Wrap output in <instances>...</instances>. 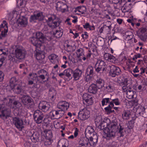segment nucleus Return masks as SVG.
Listing matches in <instances>:
<instances>
[{"label":"nucleus","mask_w":147,"mask_h":147,"mask_svg":"<svg viewBox=\"0 0 147 147\" xmlns=\"http://www.w3.org/2000/svg\"><path fill=\"white\" fill-rule=\"evenodd\" d=\"M0 85V90L1 89ZM22 107L21 104L19 101L15 100L14 98H11L8 96L5 97L0 94V118L5 120L11 116L10 109H13V113L15 116H19Z\"/></svg>","instance_id":"obj_1"},{"label":"nucleus","mask_w":147,"mask_h":147,"mask_svg":"<svg viewBox=\"0 0 147 147\" xmlns=\"http://www.w3.org/2000/svg\"><path fill=\"white\" fill-rule=\"evenodd\" d=\"M47 32L45 37L41 32H38L36 33V37L32 36L29 38V40L36 47V49L38 51H42L45 49L41 43H46L52 39L51 34ZM46 33L47 32L45 33Z\"/></svg>","instance_id":"obj_2"},{"label":"nucleus","mask_w":147,"mask_h":147,"mask_svg":"<svg viewBox=\"0 0 147 147\" xmlns=\"http://www.w3.org/2000/svg\"><path fill=\"white\" fill-rule=\"evenodd\" d=\"M84 103L86 102V107L80 110L78 113V117L81 120L87 119L90 116V112L92 110V96L91 94L84 93L82 96Z\"/></svg>","instance_id":"obj_3"},{"label":"nucleus","mask_w":147,"mask_h":147,"mask_svg":"<svg viewBox=\"0 0 147 147\" xmlns=\"http://www.w3.org/2000/svg\"><path fill=\"white\" fill-rule=\"evenodd\" d=\"M119 128V124L117 121H113L109 124L108 128L105 130L104 136L107 138H114Z\"/></svg>","instance_id":"obj_4"},{"label":"nucleus","mask_w":147,"mask_h":147,"mask_svg":"<svg viewBox=\"0 0 147 147\" xmlns=\"http://www.w3.org/2000/svg\"><path fill=\"white\" fill-rule=\"evenodd\" d=\"M47 22L50 28L56 29L59 27L61 23L60 20L54 15L48 18Z\"/></svg>","instance_id":"obj_5"},{"label":"nucleus","mask_w":147,"mask_h":147,"mask_svg":"<svg viewBox=\"0 0 147 147\" xmlns=\"http://www.w3.org/2000/svg\"><path fill=\"white\" fill-rule=\"evenodd\" d=\"M21 98V102L28 109L32 107L34 102L32 98L29 95L24 93Z\"/></svg>","instance_id":"obj_6"},{"label":"nucleus","mask_w":147,"mask_h":147,"mask_svg":"<svg viewBox=\"0 0 147 147\" xmlns=\"http://www.w3.org/2000/svg\"><path fill=\"white\" fill-rule=\"evenodd\" d=\"M16 116L12 118V123L19 131H21L24 128V124L23 120L21 118Z\"/></svg>","instance_id":"obj_7"},{"label":"nucleus","mask_w":147,"mask_h":147,"mask_svg":"<svg viewBox=\"0 0 147 147\" xmlns=\"http://www.w3.org/2000/svg\"><path fill=\"white\" fill-rule=\"evenodd\" d=\"M36 13L31 16L30 19V22H36L37 21H40L44 20V16L42 12L37 11Z\"/></svg>","instance_id":"obj_8"},{"label":"nucleus","mask_w":147,"mask_h":147,"mask_svg":"<svg viewBox=\"0 0 147 147\" xmlns=\"http://www.w3.org/2000/svg\"><path fill=\"white\" fill-rule=\"evenodd\" d=\"M7 24L5 20H3L0 26V40L2 39L7 35L8 32Z\"/></svg>","instance_id":"obj_9"},{"label":"nucleus","mask_w":147,"mask_h":147,"mask_svg":"<svg viewBox=\"0 0 147 147\" xmlns=\"http://www.w3.org/2000/svg\"><path fill=\"white\" fill-rule=\"evenodd\" d=\"M44 116V114L40 110H37L34 112V118L35 122L38 124L42 122Z\"/></svg>","instance_id":"obj_10"},{"label":"nucleus","mask_w":147,"mask_h":147,"mask_svg":"<svg viewBox=\"0 0 147 147\" xmlns=\"http://www.w3.org/2000/svg\"><path fill=\"white\" fill-rule=\"evenodd\" d=\"M104 81L101 78H98L96 80V84L92 83V94H96L97 91V87L98 88H101L103 86Z\"/></svg>","instance_id":"obj_11"},{"label":"nucleus","mask_w":147,"mask_h":147,"mask_svg":"<svg viewBox=\"0 0 147 147\" xmlns=\"http://www.w3.org/2000/svg\"><path fill=\"white\" fill-rule=\"evenodd\" d=\"M15 55L17 58L22 59L25 57V51L22 47H17L15 49Z\"/></svg>","instance_id":"obj_12"},{"label":"nucleus","mask_w":147,"mask_h":147,"mask_svg":"<svg viewBox=\"0 0 147 147\" xmlns=\"http://www.w3.org/2000/svg\"><path fill=\"white\" fill-rule=\"evenodd\" d=\"M110 75L112 77H115L121 74V70L119 67L112 65L110 66Z\"/></svg>","instance_id":"obj_13"},{"label":"nucleus","mask_w":147,"mask_h":147,"mask_svg":"<svg viewBox=\"0 0 147 147\" xmlns=\"http://www.w3.org/2000/svg\"><path fill=\"white\" fill-rule=\"evenodd\" d=\"M69 107V104L66 101H60L57 105L58 108L60 109L61 112L67 110Z\"/></svg>","instance_id":"obj_14"},{"label":"nucleus","mask_w":147,"mask_h":147,"mask_svg":"<svg viewBox=\"0 0 147 147\" xmlns=\"http://www.w3.org/2000/svg\"><path fill=\"white\" fill-rule=\"evenodd\" d=\"M106 64L105 62L103 61L98 60L96 63L94 68L96 71L98 72L102 69L104 71L105 70Z\"/></svg>","instance_id":"obj_15"},{"label":"nucleus","mask_w":147,"mask_h":147,"mask_svg":"<svg viewBox=\"0 0 147 147\" xmlns=\"http://www.w3.org/2000/svg\"><path fill=\"white\" fill-rule=\"evenodd\" d=\"M11 88L15 93L20 94L21 96L25 93L23 87H22L21 84H17L13 87H11Z\"/></svg>","instance_id":"obj_16"},{"label":"nucleus","mask_w":147,"mask_h":147,"mask_svg":"<svg viewBox=\"0 0 147 147\" xmlns=\"http://www.w3.org/2000/svg\"><path fill=\"white\" fill-rule=\"evenodd\" d=\"M60 110H53L50 112V116L52 119H57L60 118L63 114L61 113Z\"/></svg>","instance_id":"obj_17"},{"label":"nucleus","mask_w":147,"mask_h":147,"mask_svg":"<svg viewBox=\"0 0 147 147\" xmlns=\"http://www.w3.org/2000/svg\"><path fill=\"white\" fill-rule=\"evenodd\" d=\"M38 107L43 112H46L49 110L50 106L48 102L45 101H42L40 102Z\"/></svg>","instance_id":"obj_18"},{"label":"nucleus","mask_w":147,"mask_h":147,"mask_svg":"<svg viewBox=\"0 0 147 147\" xmlns=\"http://www.w3.org/2000/svg\"><path fill=\"white\" fill-rule=\"evenodd\" d=\"M35 56L36 59L40 63H45V55L44 53H41L40 52L36 51Z\"/></svg>","instance_id":"obj_19"},{"label":"nucleus","mask_w":147,"mask_h":147,"mask_svg":"<svg viewBox=\"0 0 147 147\" xmlns=\"http://www.w3.org/2000/svg\"><path fill=\"white\" fill-rule=\"evenodd\" d=\"M79 147H91L92 145L88 138H84L80 140L79 142Z\"/></svg>","instance_id":"obj_20"},{"label":"nucleus","mask_w":147,"mask_h":147,"mask_svg":"<svg viewBox=\"0 0 147 147\" xmlns=\"http://www.w3.org/2000/svg\"><path fill=\"white\" fill-rule=\"evenodd\" d=\"M67 7L66 4L61 1L58 2L56 6V9L58 11H60L62 12L65 11Z\"/></svg>","instance_id":"obj_21"},{"label":"nucleus","mask_w":147,"mask_h":147,"mask_svg":"<svg viewBox=\"0 0 147 147\" xmlns=\"http://www.w3.org/2000/svg\"><path fill=\"white\" fill-rule=\"evenodd\" d=\"M110 120L109 119H106L105 120L101 121L100 123V125L99 126H96L97 127H98L99 129L101 130H103L104 133V134H105V130L107 128H108L109 126V123L107 122L109 121Z\"/></svg>","instance_id":"obj_22"},{"label":"nucleus","mask_w":147,"mask_h":147,"mask_svg":"<svg viewBox=\"0 0 147 147\" xmlns=\"http://www.w3.org/2000/svg\"><path fill=\"white\" fill-rule=\"evenodd\" d=\"M18 26L21 27H25L28 23L27 19L24 16L20 17L17 21Z\"/></svg>","instance_id":"obj_23"},{"label":"nucleus","mask_w":147,"mask_h":147,"mask_svg":"<svg viewBox=\"0 0 147 147\" xmlns=\"http://www.w3.org/2000/svg\"><path fill=\"white\" fill-rule=\"evenodd\" d=\"M7 53V51L4 49H0V67L2 65L3 61Z\"/></svg>","instance_id":"obj_24"},{"label":"nucleus","mask_w":147,"mask_h":147,"mask_svg":"<svg viewBox=\"0 0 147 147\" xmlns=\"http://www.w3.org/2000/svg\"><path fill=\"white\" fill-rule=\"evenodd\" d=\"M63 33V29L59 27L58 28L55 29V30H54V31H53L51 34H53L54 37L59 38L62 36Z\"/></svg>","instance_id":"obj_25"},{"label":"nucleus","mask_w":147,"mask_h":147,"mask_svg":"<svg viewBox=\"0 0 147 147\" xmlns=\"http://www.w3.org/2000/svg\"><path fill=\"white\" fill-rule=\"evenodd\" d=\"M72 74L74 80H79L81 77L82 71L81 70L78 69H77L74 71L73 70Z\"/></svg>","instance_id":"obj_26"},{"label":"nucleus","mask_w":147,"mask_h":147,"mask_svg":"<svg viewBox=\"0 0 147 147\" xmlns=\"http://www.w3.org/2000/svg\"><path fill=\"white\" fill-rule=\"evenodd\" d=\"M104 58L109 62H115L116 58L113 55L107 53H105L103 56Z\"/></svg>","instance_id":"obj_27"},{"label":"nucleus","mask_w":147,"mask_h":147,"mask_svg":"<svg viewBox=\"0 0 147 147\" xmlns=\"http://www.w3.org/2000/svg\"><path fill=\"white\" fill-rule=\"evenodd\" d=\"M48 134H46V137L44 140V144L45 146H48L51 145L53 142V140L52 139V136L51 134L50 135V136L48 137L47 136Z\"/></svg>","instance_id":"obj_28"},{"label":"nucleus","mask_w":147,"mask_h":147,"mask_svg":"<svg viewBox=\"0 0 147 147\" xmlns=\"http://www.w3.org/2000/svg\"><path fill=\"white\" fill-rule=\"evenodd\" d=\"M128 80V79L126 77L123 76H121L118 78L117 81L120 86H123L125 84Z\"/></svg>","instance_id":"obj_29"},{"label":"nucleus","mask_w":147,"mask_h":147,"mask_svg":"<svg viewBox=\"0 0 147 147\" xmlns=\"http://www.w3.org/2000/svg\"><path fill=\"white\" fill-rule=\"evenodd\" d=\"M72 72V70L70 68L67 69L64 71L65 76L67 77V81H69L72 79L71 74Z\"/></svg>","instance_id":"obj_30"},{"label":"nucleus","mask_w":147,"mask_h":147,"mask_svg":"<svg viewBox=\"0 0 147 147\" xmlns=\"http://www.w3.org/2000/svg\"><path fill=\"white\" fill-rule=\"evenodd\" d=\"M57 57L58 56L55 54H52L48 56V58L52 63L55 64L56 61H58Z\"/></svg>","instance_id":"obj_31"},{"label":"nucleus","mask_w":147,"mask_h":147,"mask_svg":"<svg viewBox=\"0 0 147 147\" xmlns=\"http://www.w3.org/2000/svg\"><path fill=\"white\" fill-rule=\"evenodd\" d=\"M130 115V112L128 111H124L122 114V118L125 120L129 119Z\"/></svg>","instance_id":"obj_32"},{"label":"nucleus","mask_w":147,"mask_h":147,"mask_svg":"<svg viewBox=\"0 0 147 147\" xmlns=\"http://www.w3.org/2000/svg\"><path fill=\"white\" fill-rule=\"evenodd\" d=\"M17 80L16 77H13L11 78L9 81V85L11 88L17 84Z\"/></svg>","instance_id":"obj_33"},{"label":"nucleus","mask_w":147,"mask_h":147,"mask_svg":"<svg viewBox=\"0 0 147 147\" xmlns=\"http://www.w3.org/2000/svg\"><path fill=\"white\" fill-rule=\"evenodd\" d=\"M76 9L77 11L81 13L82 14H84L86 11V9L84 6H79L76 7Z\"/></svg>","instance_id":"obj_34"},{"label":"nucleus","mask_w":147,"mask_h":147,"mask_svg":"<svg viewBox=\"0 0 147 147\" xmlns=\"http://www.w3.org/2000/svg\"><path fill=\"white\" fill-rule=\"evenodd\" d=\"M115 84L112 82H110L106 86V88L110 92H112L114 90Z\"/></svg>","instance_id":"obj_35"},{"label":"nucleus","mask_w":147,"mask_h":147,"mask_svg":"<svg viewBox=\"0 0 147 147\" xmlns=\"http://www.w3.org/2000/svg\"><path fill=\"white\" fill-rule=\"evenodd\" d=\"M39 135L38 134L34 133L30 137V139L34 143L36 142L38 139Z\"/></svg>","instance_id":"obj_36"},{"label":"nucleus","mask_w":147,"mask_h":147,"mask_svg":"<svg viewBox=\"0 0 147 147\" xmlns=\"http://www.w3.org/2000/svg\"><path fill=\"white\" fill-rule=\"evenodd\" d=\"M46 76H44L43 75H39L37 76V81H38L39 82L41 83H44L45 82L48 80V79L46 81H43L45 79Z\"/></svg>","instance_id":"obj_37"},{"label":"nucleus","mask_w":147,"mask_h":147,"mask_svg":"<svg viewBox=\"0 0 147 147\" xmlns=\"http://www.w3.org/2000/svg\"><path fill=\"white\" fill-rule=\"evenodd\" d=\"M122 7H124L123 9V12H125L129 11L131 9L132 7L129 5L128 3L126 2L124 4Z\"/></svg>","instance_id":"obj_38"},{"label":"nucleus","mask_w":147,"mask_h":147,"mask_svg":"<svg viewBox=\"0 0 147 147\" xmlns=\"http://www.w3.org/2000/svg\"><path fill=\"white\" fill-rule=\"evenodd\" d=\"M16 56L13 53H11L9 55L8 57V60L9 61L10 63L16 62Z\"/></svg>","instance_id":"obj_39"},{"label":"nucleus","mask_w":147,"mask_h":147,"mask_svg":"<svg viewBox=\"0 0 147 147\" xmlns=\"http://www.w3.org/2000/svg\"><path fill=\"white\" fill-rule=\"evenodd\" d=\"M125 35H126V39L129 40L133 38L134 35L133 33L131 31H129L126 32Z\"/></svg>","instance_id":"obj_40"},{"label":"nucleus","mask_w":147,"mask_h":147,"mask_svg":"<svg viewBox=\"0 0 147 147\" xmlns=\"http://www.w3.org/2000/svg\"><path fill=\"white\" fill-rule=\"evenodd\" d=\"M127 95L129 98H134V91L132 90H128L127 92Z\"/></svg>","instance_id":"obj_41"},{"label":"nucleus","mask_w":147,"mask_h":147,"mask_svg":"<svg viewBox=\"0 0 147 147\" xmlns=\"http://www.w3.org/2000/svg\"><path fill=\"white\" fill-rule=\"evenodd\" d=\"M36 79L37 80V76L36 74L33 73L29 74L28 80H31L34 81L35 80L36 82Z\"/></svg>","instance_id":"obj_42"},{"label":"nucleus","mask_w":147,"mask_h":147,"mask_svg":"<svg viewBox=\"0 0 147 147\" xmlns=\"http://www.w3.org/2000/svg\"><path fill=\"white\" fill-rule=\"evenodd\" d=\"M92 133V142H93V145H95L98 142V137L95 133Z\"/></svg>","instance_id":"obj_43"},{"label":"nucleus","mask_w":147,"mask_h":147,"mask_svg":"<svg viewBox=\"0 0 147 147\" xmlns=\"http://www.w3.org/2000/svg\"><path fill=\"white\" fill-rule=\"evenodd\" d=\"M103 26L104 33L109 34L111 31V25H110L108 26H107L106 25H104Z\"/></svg>","instance_id":"obj_44"},{"label":"nucleus","mask_w":147,"mask_h":147,"mask_svg":"<svg viewBox=\"0 0 147 147\" xmlns=\"http://www.w3.org/2000/svg\"><path fill=\"white\" fill-rule=\"evenodd\" d=\"M102 121V119L101 117L100 116H97L95 119V122L96 126H99L100 125V123Z\"/></svg>","instance_id":"obj_45"},{"label":"nucleus","mask_w":147,"mask_h":147,"mask_svg":"<svg viewBox=\"0 0 147 147\" xmlns=\"http://www.w3.org/2000/svg\"><path fill=\"white\" fill-rule=\"evenodd\" d=\"M37 74L39 75H43L44 76H48V74L47 72L44 69H41L38 71Z\"/></svg>","instance_id":"obj_46"},{"label":"nucleus","mask_w":147,"mask_h":147,"mask_svg":"<svg viewBox=\"0 0 147 147\" xmlns=\"http://www.w3.org/2000/svg\"><path fill=\"white\" fill-rule=\"evenodd\" d=\"M76 53L78 58H80L81 57L84 55V51L82 49H78L76 52Z\"/></svg>","instance_id":"obj_47"},{"label":"nucleus","mask_w":147,"mask_h":147,"mask_svg":"<svg viewBox=\"0 0 147 147\" xmlns=\"http://www.w3.org/2000/svg\"><path fill=\"white\" fill-rule=\"evenodd\" d=\"M125 85H126V87L128 90H132L133 87L132 83L131 81L128 80L127 83H126Z\"/></svg>","instance_id":"obj_48"},{"label":"nucleus","mask_w":147,"mask_h":147,"mask_svg":"<svg viewBox=\"0 0 147 147\" xmlns=\"http://www.w3.org/2000/svg\"><path fill=\"white\" fill-rule=\"evenodd\" d=\"M92 129V127H87L85 131L86 135L88 136H89L92 133V131L91 130Z\"/></svg>","instance_id":"obj_49"},{"label":"nucleus","mask_w":147,"mask_h":147,"mask_svg":"<svg viewBox=\"0 0 147 147\" xmlns=\"http://www.w3.org/2000/svg\"><path fill=\"white\" fill-rule=\"evenodd\" d=\"M145 109L142 107H138L137 110V112L139 114H143L144 112Z\"/></svg>","instance_id":"obj_50"},{"label":"nucleus","mask_w":147,"mask_h":147,"mask_svg":"<svg viewBox=\"0 0 147 147\" xmlns=\"http://www.w3.org/2000/svg\"><path fill=\"white\" fill-rule=\"evenodd\" d=\"M134 120H131L129 121L127 124L128 128L129 129L132 128L134 126Z\"/></svg>","instance_id":"obj_51"},{"label":"nucleus","mask_w":147,"mask_h":147,"mask_svg":"<svg viewBox=\"0 0 147 147\" xmlns=\"http://www.w3.org/2000/svg\"><path fill=\"white\" fill-rule=\"evenodd\" d=\"M89 73L90 74H88L86 77V80L87 82H88L92 80V76L91 75L92 74V69H91L90 70Z\"/></svg>","instance_id":"obj_52"},{"label":"nucleus","mask_w":147,"mask_h":147,"mask_svg":"<svg viewBox=\"0 0 147 147\" xmlns=\"http://www.w3.org/2000/svg\"><path fill=\"white\" fill-rule=\"evenodd\" d=\"M111 100V99L109 98H105L103 99L102 101V106H103L105 105H107V103H109L110 102L109 100Z\"/></svg>","instance_id":"obj_53"},{"label":"nucleus","mask_w":147,"mask_h":147,"mask_svg":"<svg viewBox=\"0 0 147 147\" xmlns=\"http://www.w3.org/2000/svg\"><path fill=\"white\" fill-rule=\"evenodd\" d=\"M119 126L120 127L119 129L118 128V130L117 132L119 133L120 134V137L123 136V130L124 129V128L122 127L120 125V124H119Z\"/></svg>","instance_id":"obj_54"},{"label":"nucleus","mask_w":147,"mask_h":147,"mask_svg":"<svg viewBox=\"0 0 147 147\" xmlns=\"http://www.w3.org/2000/svg\"><path fill=\"white\" fill-rule=\"evenodd\" d=\"M83 26L84 28L87 29V30H91L92 29V26H90L88 23H85V24L83 25Z\"/></svg>","instance_id":"obj_55"},{"label":"nucleus","mask_w":147,"mask_h":147,"mask_svg":"<svg viewBox=\"0 0 147 147\" xmlns=\"http://www.w3.org/2000/svg\"><path fill=\"white\" fill-rule=\"evenodd\" d=\"M17 11H13L12 13V14H10L9 15V16H10L9 18V20H11L15 16H17Z\"/></svg>","instance_id":"obj_56"},{"label":"nucleus","mask_w":147,"mask_h":147,"mask_svg":"<svg viewBox=\"0 0 147 147\" xmlns=\"http://www.w3.org/2000/svg\"><path fill=\"white\" fill-rule=\"evenodd\" d=\"M96 47L94 45L92 46V52L93 53H92V54H93L94 55L96 56L98 55V53L96 49Z\"/></svg>","instance_id":"obj_57"},{"label":"nucleus","mask_w":147,"mask_h":147,"mask_svg":"<svg viewBox=\"0 0 147 147\" xmlns=\"http://www.w3.org/2000/svg\"><path fill=\"white\" fill-rule=\"evenodd\" d=\"M62 143L61 147H67L68 146V142L65 140H62L61 141Z\"/></svg>","instance_id":"obj_58"},{"label":"nucleus","mask_w":147,"mask_h":147,"mask_svg":"<svg viewBox=\"0 0 147 147\" xmlns=\"http://www.w3.org/2000/svg\"><path fill=\"white\" fill-rule=\"evenodd\" d=\"M70 17L74 19V20H73L72 21L73 23H76L78 22V17L77 16L74 15H71L70 16Z\"/></svg>","instance_id":"obj_59"},{"label":"nucleus","mask_w":147,"mask_h":147,"mask_svg":"<svg viewBox=\"0 0 147 147\" xmlns=\"http://www.w3.org/2000/svg\"><path fill=\"white\" fill-rule=\"evenodd\" d=\"M51 118L50 117H47L43 119V122L45 123L48 124L49 123V122L51 121Z\"/></svg>","instance_id":"obj_60"},{"label":"nucleus","mask_w":147,"mask_h":147,"mask_svg":"<svg viewBox=\"0 0 147 147\" xmlns=\"http://www.w3.org/2000/svg\"><path fill=\"white\" fill-rule=\"evenodd\" d=\"M56 92L55 91L53 94H50V96L51 97V100L54 101L56 98Z\"/></svg>","instance_id":"obj_61"},{"label":"nucleus","mask_w":147,"mask_h":147,"mask_svg":"<svg viewBox=\"0 0 147 147\" xmlns=\"http://www.w3.org/2000/svg\"><path fill=\"white\" fill-rule=\"evenodd\" d=\"M112 100L116 105H119L120 104L119 100L118 98L113 99Z\"/></svg>","instance_id":"obj_62"},{"label":"nucleus","mask_w":147,"mask_h":147,"mask_svg":"<svg viewBox=\"0 0 147 147\" xmlns=\"http://www.w3.org/2000/svg\"><path fill=\"white\" fill-rule=\"evenodd\" d=\"M4 74L3 72L0 70V82L2 81L4 78Z\"/></svg>","instance_id":"obj_63"},{"label":"nucleus","mask_w":147,"mask_h":147,"mask_svg":"<svg viewBox=\"0 0 147 147\" xmlns=\"http://www.w3.org/2000/svg\"><path fill=\"white\" fill-rule=\"evenodd\" d=\"M81 36L84 39H87L88 37V33L86 32H84V34H82Z\"/></svg>","instance_id":"obj_64"}]
</instances>
